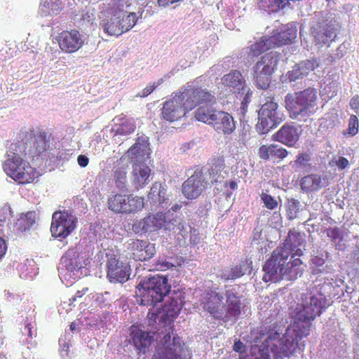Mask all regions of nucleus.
I'll list each match as a JSON object with an SVG mask.
<instances>
[{
    "label": "nucleus",
    "instance_id": "nucleus-1",
    "mask_svg": "<svg viewBox=\"0 0 359 359\" xmlns=\"http://www.w3.org/2000/svg\"><path fill=\"white\" fill-rule=\"evenodd\" d=\"M303 243L302 236L290 231L285 241L277 247L263 266L265 283L278 282L283 279L292 280L303 273V262L299 258L303 251L299 248Z\"/></svg>",
    "mask_w": 359,
    "mask_h": 359
},
{
    "label": "nucleus",
    "instance_id": "nucleus-2",
    "mask_svg": "<svg viewBox=\"0 0 359 359\" xmlns=\"http://www.w3.org/2000/svg\"><path fill=\"white\" fill-rule=\"evenodd\" d=\"M317 100L316 90L309 87L303 90L287 94L285 97V108L291 118L302 119L306 121L314 114Z\"/></svg>",
    "mask_w": 359,
    "mask_h": 359
},
{
    "label": "nucleus",
    "instance_id": "nucleus-3",
    "mask_svg": "<svg viewBox=\"0 0 359 359\" xmlns=\"http://www.w3.org/2000/svg\"><path fill=\"white\" fill-rule=\"evenodd\" d=\"M18 147L17 144H11L7 153L8 158L3 163L4 171L18 184L32 183L39 177V172L18 155Z\"/></svg>",
    "mask_w": 359,
    "mask_h": 359
},
{
    "label": "nucleus",
    "instance_id": "nucleus-4",
    "mask_svg": "<svg viewBox=\"0 0 359 359\" xmlns=\"http://www.w3.org/2000/svg\"><path fill=\"white\" fill-rule=\"evenodd\" d=\"M310 333L309 326L304 327L302 323L294 321L285 330L283 336L273 343L271 351L276 355L289 357L297 350H303L305 346L303 338Z\"/></svg>",
    "mask_w": 359,
    "mask_h": 359
},
{
    "label": "nucleus",
    "instance_id": "nucleus-5",
    "mask_svg": "<svg viewBox=\"0 0 359 359\" xmlns=\"http://www.w3.org/2000/svg\"><path fill=\"white\" fill-rule=\"evenodd\" d=\"M195 118L212 126L218 134L231 135L236 129V122L229 113L211 106L199 107L195 111Z\"/></svg>",
    "mask_w": 359,
    "mask_h": 359
},
{
    "label": "nucleus",
    "instance_id": "nucleus-6",
    "mask_svg": "<svg viewBox=\"0 0 359 359\" xmlns=\"http://www.w3.org/2000/svg\"><path fill=\"white\" fill-rule=\"evenodd\" d=\"M170 288L168 278L161 276L156 275L142 280L137 286L140 304L156 306L170 292Z\"/></svg>",
    "mask_w": 359,
    "mask_h": 359
},
{
    "label": "nucleus",
    "instance_id": "nucleus-7",
    "mask_svg": "<svg viewBox=\"0 0 359 359\" xmlns=\"http://www.w3.org/2000/svg\"><path fill=\"white\" fill-rule=\"evenodd\" d=\"M280 53L271 51L263 55L253 67V78L256 86L261 89H266L271 83L274 72L280 59Z\"/></svg>",
    "mask_w": 359,
    "mask_h": 359
},
{
    "label": "nucleus",
    "instance_id": "nucleus-8",
    "mask_svg": "<svg viewBox=\"0 0 359 359\" xmlns=\"http://www.w3.org/2000/svg\"><path fill=\"white\" fill-rule=\"evenodd\" d=\"M144 198L132 194L116 193L111 194L107 199V207L115 214H131L142 210L144 208Z\"/></svg>",
    "mask_w": 359,
    "mask_h": 359
},
{
    "label": "nucleus",
    "instance_id": "nucleus-9",
    "mask_svg": "<svg viewBox=\"0 0 359 359\" xmlns=\"http://www.w3.org/2000/svg\"><path fill=\"white\" fill-rule=\"evenodd\" d=\"M326 299L322 294H311L302 298V309L297 313L296 322H301L311 330V321L321 314Z\"/></svg>",
    "mask_w": 359,
    "mask_h": 359
},
{
    "label": "nucleus",
    "instance_id": "nucleus-10",
    "mask_svg": "<svg viewBox=\"0 0 359 359\" xmlns=\"http://www.w3.org/2000/svg\"><path fill=\"white\" fill-rule=\"evenodd\" d=\"M184 346L180 337L173 336L172 338L170 333H168L163 337L154 359H189Z\"/></svg>",
    "mask_w": 359,
    "mask_h": 359
},
{
    "label": "nucleus",
    "instance_id": "nucleus-11",
    "mask_svg": "<svg viewBox=\"0 0 359 359\" xmlns=\"http://www.w3.org/2000/svg\"><path fill=\"white\" fill-rule=\"evenodd\" d=\"M188 112L201 104L213 103L215 96L201 87H189L175 93Z\"/></svg>",
    "mask_w": 359,
    "mask_h": 359
},
{
    "label": "nucleus",
    "instance_id": "nucleus-12",
    "mask_svg": "<svg viewBox=\"0 0 359 359\" xmlns=\"http://www.w3.org/2000/svg\"><path fill=\"white\" fill-rule=\"evenodd\" d=\"M77 222V218L67 212H54L50 225L52 236L60 241L66 238L74 231Z\"/></svg>",
    "mask_w": 359,
    "mask_h": 359
},
{
    "label": "nucleus",
    "instance_id": "nucleus-13",
    "mask_svg": "<svg viewBox=\"0 0 359 359\" xmlns=\"http://www.w3.org/2000/svg\"><path fill=\"white\" fill-rule=\"evenodd\" d=\"M278 107L273 98H269L262 106L259 111V121L256 125L257 131L259 134H266L280 123L281 118L276 116Z\"/></svg>",
    "mask_w": 359,
    "mask_h": 359
},
{
    "label": "nucleus",
    "instance_id": "nucleus-14",
    "mask_svg": "<svg viewBox=\"0 0 359 359\" xmlns=\"http://www.w3.org/2000/svg\"><path fill=\"white\" fill-rule=\"evenodd\" d=\"M201 306L214 319L221 320L224 309V294L215 290H206L201 296Z\"/></svg>",
    "mask_w": 359,
    "mask_h": 359
},
{
    "label": "nucleus",
    "instance_id": "nucleus-15",
    "mask_svg": "<svg viewBox=\"0 0 359 359\" xmlns=\"http://www.w3.org/2000/svg\"><path fill=\"white\" fill-rule=\"evenodd\" d=\"M224 296L226 301L222 309L221 320L224 323L230 321L236 323L241 313V297L233 290H226Z\"/></svg>",
    "mask_w": 359,
    "mask_h": 359
},
{
    "label": "nucleus",
    "instance_id": "nucleus-16",
    "mask_svg": "<svg viewBox=\"0 0 359 359\" xmlns=\"http://www.w3.org/2000/svg\"><path fill=\"white\" fill-rule=\"evenodd\" d=\"M60 49L66 53H76L84 44L82 34L76 29L64 30L56 37Z\"/></svg>",
    "mask_w": 359,
    "mask_h": 359
},
{
    "label": "nucleus",
    "instance_id": "nucleus-17",
    "mask_svg": "<svg viewBox=\"0 0 359 359\" xmlns=\"http://www.w3.org/2000/svg\"><path fill=\"white\" fill-rule=\"evenodd\" d=\"M165 222V216L163 213H149L144 218L135 222L133 224V230L139 234L154 232L161 229Z\"/></svg>",
    "mask_w": 359,
    "mask_h": 359
},
{
    "label": "nucleus",
    "instance_id": "nucleus-18",
    "mask_svg": "<svg viewBox=\"0 0 359 359\" xmlns=\"http://www.w3.org/2000/svg\"><path fill=\"white\" fill-rule=\"evenodd\" d=\"M207 182L201 172H194L182 187V192L185 198L189 200L197 198L206 189Z\"/></svg>",
    "mask_w": 359,
    "mask_h": 359
},
{
    "label": "nucleus",
    "instance_id": "nucleus-19",
    "mask_svg": "<svg viewBox=\"0 0 359 359\" xmlns=\"http://www.w3.org/2000/svg\"><path fill=\"white\" fill-rule=\"evenodd\" d=\"M187 113L181 100L174 93L170 99L163 102L161 118L168 122H175L185 116Z\"/></svg>",
    "mask_w": 359,
    "mask_h": 359
},
{
    "label": "nucleus",
    "instance_id": "nucleus-20",
    "mask_svg": "<svg viewBox=\"0 0 359 359\" xmlns=\"http://www.w3.org/2000/svg\"><path fill=\"white\" fill-rule=\"evenodd\" d=\"M128 254L135 261H147L154 257L156 252L154 244L144 240H133L128 244Z\"/></svg>",
    "mask_w": 359,
    "mask_h": 359
},
{
    "label": "nucleus",
    "instance_id": "nucleus-21",
    "mask_svg": "<svg viewBox=\"0 0 359 359\" xmlns=\"http://www.w3.org/2000/svg\"><path fill=\"white\" fill-rule=\"evenodd\" d=\"M107 277L111 283H125L130 276V266L115 257L107 262Z\"/></svg>",
    "mask_w": 359,
    "mask_h": 359
},
{
    "label": "nucleus",
    "instance_id": "nucleus-22",
    "mask_svg": "<svg viewBox=\"0 0 359 359\" xmlns=\"http://www.w3.org/2000/svg\"><path fill=\"white\" fill-rule=\"evenodd\" d=\"M300 133L296 126L290 124L283 125L276 133L272 135V139L284 145L292 147L299 140Z\"/></svg>",
    "mask_w": 359,
    "mask_h": 359
},
{
    "label": "nucleus",
    "instance_id": "nucleus-23",
    "mask_svg": "<svg viewBox=\"0 0 359 359\" xmlns=\"http://www.w3.org/2000/svg\"><path fill=\"white\" fill-rule=\"evenodd\" d=\"M257 154L262 160L280 162L288 156L289 151L283 147L273 143L261 145Z\"/></svg>",
    "mask_w": 359,
    "mask_h": 359
},
{
    "label": "nucleus",
    "instance_id": "nucleus-24",
    "mask_svg": "<svg viewBox=\"0 0 359 359\" xmlns=\"http://www.w3.org/2000/svg\"><path fill=\"white\" fill-rule=\"evenodd\" d=\"M154 332H147L133 325L130 330L132 343L140 351L145 353L154 340Z\"/></svg>",
    "mask_w": 359,
    "mask_h": 359
},
{
    "label": "nucleus",
    "instance_id": "nucleus-25",
    "mask_svg": "<svg viewBox=\"0 0 359 359\" xmlns=\"http://www.w3.org/2000/svg\"><path fill=\"white\" fill-rule=\"evenodd\" d=\"M221 81L222 84L233 93H241V90H245V80L238 70H231L229 73L224 74Z\"/></svg>",
    "mask_w": 359,
    "mask_h": 359
},
{
    "label": "nucleus",
    "instance_id": "nucleus-26",
    "mask_svg": "<svg viewBox=\"0 0 359 359\" xmlns=\"http://www.w3.org/2000/svg\"><path fill=\"white\" fill-rule=\"evenodd\" d=\"M297 30L292 25H287L280 32H273L269 36L273 48L292 43L297 38Z\"/></svg>",
    "mask_w": 359,
    "mask_h": 359
},
{
    "label": "nucleus",
    "instance_id": "nucleus-27",
    "mask_svg": "<svg viewBox=\"0 0 359 359\" xmlns=\"http://www.w3.org/2000/svg\"><path fill=\"white\" fill-rule=\"evenodd\" d=\"M151 174V169L143 163H135L133 165L132 184L135 189L139 190L147 183Z\"/></svg>",
    "mask_w": 359,
    "mask_h": 359
},
{
    "label": "nucleus",
    "instance_id": "nucleus-28",
    "mask_svg": "<svg viewBox=\"0 0 359 359\" xmlns=\"http://www.w3.org/2000/svg\"><path fill=\"white\" fill-rule=\"evenodd\" d=\"M318 67V63L316 59L302 61L299 64H296L292 69L287 72V76L290 81H294L306 76Z\"/></svg>",
    "mask_w": 359,
    "mask_h": 359
},
{
    "label": "nucleus",
    "instance_id": "nucleus-29",
    "mask_svg": "<svg viewBox=\"0 0 359 359\" xmlns=\"http://www.w3.org/2000/svg\"><path fill=\"white\" fill-rule=\"evenodd\" d=\"M311 34L318 44H325L335 37L334 29L332 25L318 22L311 28Z\"/></svg>",
    "mask_w": 359,
    "mask_h": 359
},
{
    "label": "nucleus",
    "instance_id": "nucleus-30",
    "mask_svg": "<svg viewBox=\"0 0 359 359\" xmlns=\"http://www.w3.org/2000/svg\"><path fill=\"white\" fill-rule=\"evenodd\" d=\"M100 27L109 36H119L123 34V29L120 25V16L116 15L101 20Z\"/></svg>",
    "mask_w": 359,
    "mask_h": 359
},
{
    "label": "nucleus",
    "instance_id": "nucleus-31",
    "mask_svg": "<svg viewBox=\"0 0 359 359\" xmlns=\"http://www.w3.org/2000/svg\"><path fill=\"white\" fill-rule=\"evenodd\" d=\"M147 199L151 204L154 205H161L167 203L168 198L166 194V189L161 182H155L147 194Z\"/></svg>",
    "mask_w": 359,
    "mask_h": 359
},
{
    "label": "nucleus",
    "instance_id": "nucleus-32",
    "mask_svg": "<svg viewBox=\"0 0 359 359\" xmlns=\"http://www.w3.org/2000/svg\"><path fill=\"white\" fill-rule=\"evenodd\" d=\"M270 41L269 36H264L259 41L252 43L247 48L248 55L250 57H255L262 55L265 51L273 48Z\"/></svg>",
    "mask_w": 359,
    "mask_h": 359
},
{
    "label": "nucleus",
    "instance_id": "nucleus-33",
    "mask_svg": "<svg viewBox=\"0 0 359 359\" xmlns=\"http://www.w3.org/2000/svg\"><path fill=\"white\" fill-rule=\"evenodd\" d=\"M301 188L305 191H316L322 187L320 175L311 174L304 177L300 182Z\"/></svg>",
    "mask_w": 359,
    "mask_h": 359
},
{
    "label": "nucleus",
    "instance_id": "nucleus-34",
    "mask_svg": "<svg viewBox=\"0 0 359 359\" xmlns=\"http://www.w3.org/2000/svg\"><path fill=\"white\" fill-rule=\"evenodd\" d=\"M287 4V0H259V9L267 13H276L283 9Z\"/></svg>",
    "mask_w": 359,
    "mask_h": 359
},
{
    "label": "nucleus",
    "instance_id": "nucleus-35",
    "mask_svg": "<svg viewBox=\"0 0 359 359\" xmlns=\"http://www.w3.org/2000/svg\"><path fill=\"white\" fill-rule=\"evenodd\" d=\"M34 147L36 152L41 154L46 151L49 145V137H48L47 133L44 130H39L34 136Z\"/></svg>",
    "mask_w": 359,
    "mask_h": 359
},
{
    "label": "nucleus",
    "instance_id": "nucleus-36",
    "mask_svg": "<svg viewBox=\"0 0 359 359\" xmlns=\"http://www.w3.org/2000/svg\"><path fill=\"white\" fill-rule=\"evenodd\" d=\"M120 123L116 125V135H128L135 130V124L131 119L125 117L119 118Z\"/></svg>",
    "mask_w": 359,
    "mask_h": 359
},
{
    "label": "nucleus",
    "instance_id": "nucleus-37",
    "mask_svg": "<svg viewBox=\"0 0 359 359\" xmlns=\"http://www.w3.org/2000/svg\"><path fill=\"white\" fill-rule=\"evenodd\" d=\"M35 214L33 212H29L24 216H22L17 222L18 229L23 232L30 229V227L35 222Z\"/></svg>",
    "mask_w": 359,
    "mask_h": 359
},
{
    "label": "nucleus",
    "instance_id": "nucleus-38",
    "mask_svg": "<svg viewBox=\"0 0 359 359\" xmlns=\"http://www.w3.org/2000/svg\"><path fill=\"white\" fill-rule=\"evenodd\" d=\"M137 20V17L135 13H130L127 15L120 17V25L123 29V34L132 29L135 25Z\"/></svg>",
    "mask_w": 359,
    "mask_h": 359
},
{
    "label": "nucleus",
    "instance_id": "nucleus-39",
    "mask_svg": "<svg viewBox=\"0 0 359 359\" xmlns=\"http://www.w3.org/2000/svg\"><path fill=\"white\" fill-rule=\"evenodd\" d=\"M163 311L165 312V316L168 319L173 320L178 316L181 311V306L177 300L172 299L169 304H165Z\"/></svg>",
    "mask_w": 359,
    "mask_h": 359
},
{
    "label": "nucleus",
    "instance_id": "nucleus-40",
    "mask_svg": "<svg viewBox=\"0 0 359 359\" xmlns=\"http://www.w3.org/2000/svg\"><path fill=\"white\" fill-rule=\"evenodd\" d=\"M224 161L223 158H217L212 161L211 167L209 170V174L215 182L218 181L217 176L224 170Z\"/></svg>",
    "mask_w": 359,
    "mask_h": 359
},
{
    "label": "nucleus",
    "instance_id": "nucleus-41",
    "mask_svg": "<svg viewBox=\"0 0 359 359\" xmlns=\"http://www.w3.org/2000/svg\"><path fill=\"white\" fill-rule=\"evenodd\" d=\"M243 276L238 265L231 267L229 270H222L219 277L224 280H234Z\"/></svg>",
    "mask_w": 359,
    "mask_h": 359
},
{
    "label": "nucleus",
    "instance_id": "nucleus-42",
    "mask_svg": "<svg viewBox=\"0 0 359 359\" xmlns=\"http://www.w3.org/2000/svg\"><path fill=\"white\" fill-rule=\"evenodd\" d=\"M145 148L144 144L135 143L128 150V156L132 161H137L140 157L144 156Z\"/></svg>",
    "mask_w": 359,
    "mask_h": 359
},
{
    "label": "nucleus",
    "instance_id": "nucleus-43",
    "mask_svg": "<svg viewBox=\"0 0 359 359\" xmlns=\"http://www.w3.org/2000/svg\"><path fill=\"white\" fill-rule=\"evenodd\" d=\"M114 180L117 187L125 185L127 180V168L122 166L114 171Z\"/></svg>",
    "mask_w": 359,
    "mask_h": 359
},
{
    "label": "nucleus",
    "instance_id": "nucleus-44",
    "mask_svg": "<svg viewBox=\"0 0 359 359\" xmlns=\"http://www.w3.org/2000/svg\"><path fill=\"white\" fill-rule=\"evenodd\" d=\"M359 128V121L355 115H351L348 119L347 133L351 136H355Z\"/></svg>",
    "mask_w": 359,
    "mask_h": 359
},
{
    "label": "nucleus",
    "instance_id": "nucleus-45",
    "mask_svg": "<svg viewBox=\"0 0 359 359\" xmlns=\"http://www.w3.org/2000/svg\"><path fill=\"white\" fill-rule=\"evenodd\" d=\"M311 154L308 152L299 153L296 158L295 163L298 166L308 167L311 165Z\"/></svg>",
    "mask_w": 359,
    "mask_h": 359
},
{
    "label": "nucleus",
    "instance_id": "nucleus-46",
    "mask_svg": "<svg viewBox=\"0 0 359 359\" xmlns=\"http://www.w3.org/2000/svg\"><path fill=\"white\" fill-rule=\"evenodd\" d=\"M261 198L267 209L274 210L278 207V201L271 195L262 193Z\"/></svg>",
    "mask_w": 359,
    "mask_h": 359
},
{
    "label": "nucleus",
    "instance_id": "nucleus-47",
    "mask_svg": "<svg viewBox=\"0 0 359 359\" xmlns=\"http://www.w3.org/2000/svg\"><path fill=\"white\" fill-rule=\"evenodd\" d=\"M163 79H159L157 82L154 83L151 85L147 86L145 87L140 93L138 94V96L140 97H146L149 95L158 86H159L161 83H163Z\"/></svg>",
    "mask_w": 359,
    "mask_h": 359
},
{
    "label": "nucleus",
    "instance_id": "nucleus-48",
    "mask_svg": "<svg viewBox=\"0 0 359 359\" xmlns=\"http://www.w3.org/2000/svg\"><path fill=\"white\" fill-rule=\"evenodd\" d=\"M299 203L294 199H291L288 201L286 207V210L287 213L290 215V218L294 217L295 216L299 209Z\"/></svg>",
    "mask_w": 359,
    "mask_h": 359
},
{
    "label": "nucleus",
    "instance_id": "nucleus-49",
    "mask_svg": "<svg viewBox=\"0 0 359 359\" xmlns=\"http://www.w3.org/2000/svg\"><path fill=\"white\" fill-rule=\"evenodd\" d=\"M152 308L150 309L147 313V318L150 321L149 325H151L154 323H156V318L161 312V307H156V306H151Z\"/></svg>",
    "mask_w": 359,
    "mask_h": 359
},
{
    "label": "nucleus",
    "instance_id": "nucleus-50",
    "mask_svg": "<svg viewBox=\"0 0 359 359\" xmlns=\"http://www.w3.org/2000/svg\"><path fill=\"white\" fill-rule=\"evenodd\" d=\"M238 266H239L243 275H245V273L250 274L252 270V261L248 259L241 260Z\"/></svg>",
    "mask_w": 359,
    "mask_h": 359
},
{
    "label": "nucleus",
    "instance_id": "nucleus-51",
    "mask_svg": "<svg viewBox=\"0 0 359 359\" xmlns=\"http://www.w3.org/2000/svg\"><path fill=\"white\" fill-rule=\"evenodd\" d=\"M174 266V264L171 262L166 261L165 259H158L156 264L157 270L165 271L170 269Z\"/></svg>",
    "mask_w": 359,
    "mask_h": 359
},
{
    "label": "nucleus",
    "instance_id": "nucleus-52",
    "mask_svg": "<svg viewBox=\"0 0 359 359\" xmlns=\"http://www.w3.org/2000/svg\"><path fill=\"white\" fill-rule=\"evenodd\" d=\"M8 215L7 208H3L0 209V233H2L4 231V224L6 223Z\"/></svg>",
    "mask_w": 359,
    "mask_h": 359
},
{
    "label": "nucleus",
    "instance_id": "nucleus-53",
    "mask_svg": "<svg viewBox=\"0 0 359 359\" xmlns=\"http://www.w3.org/2000/svg\"><path fill=\"white\" fill-rule=\"evenodd\" d=\"M335 165L339 170H344L348 166L349 162L346 158L339 156L338 160L335 161Z\"/></svg>",
    "mask_w": 359,
    "mask_h": 359
},
{
    "label": "nucleus",
    "instance_id": "nucleus-54",
    "mask_svg": "<svg viewBox=\"0 0 359 359\" xmlns=\"http://www.w3.org/2000/svg\"><path fill=\"white\" fill-rule=\"evenodd\" d=\"M327 235L332 241L337 240L339 237V229L337 227L327 229Z\"/></svg>",
    "mask_w": 359,
    "mask_h": 359
},
{
    "label": "nucleus",
    "instance_id": "nucleus-55",
    "mask_svg": "<svg viewBox=\"0 0 359 359\" xmlns=\"http://www.w3.org/2000/svg\"><path fill=\"white\" fill-rule=\"evenodd\" d=\"M241 93L242 94H245V97H243V99L241 102L244 103V105L248 104L249 102H250V98H251L252 92L250 90V89L249 88L245 86V91L241 90Z\"/></svg>",
    "mask_w": 359,
    "mask_h": 359
},
{
    "label": "nucleus",
    "instance_id": "nucleus-56",
    "mask_svg": "<svg viewBox=\"0 0 359 359\" xmlns=\"http://www.w3.org/2000/svg\"><path fill=\"white\" fill-rule=\"evenodd\" d=\"M349 104L351 108L357 112L358 109H359V95H355L352 97Z\"/></svg>",
    "mask_w": 359,
    "mask_h": 359
},
{
    "label": "nucleus",
    "instance_id": "nucleus-57",
    "mask_svg": "<svg viewBox=\"0 0 359 359\" xmlns=\"http://www.w3.org/2000/svg\"><path fill=\"white\" fill-rule=\"evenodd\" d=\"M78 164L82 167L85 168L88 165L89 163L88 158L85 155H79L77 158Z\"/></svg>",
    "mask_w": 359,
    "mask_h": 359
},
{
    "label": "nucleus",
    "instance_id": "nucleus-58",
    "mask_svg": "<svg viewBox=\"0 0 359 359\" xmlns=\"http://www.w3.org/2000/svg\"><path fill=\"white\" fill-rule=\"evenodd\" d=\"M7 250V245L5 240L0 236V259L4 256Z\"/></svg>",
    "mask_w": 359,
    "mask_h": 359
},
{
    "label": "nucleus",
    "instance_id": "nucleus-59",
    "mask_svg": "<svg viewBox=\"0 0 359 359\" xmlns=\"http://www.w3.org/2000/svg\"><path fill=\"white\" fill-rule=\"evenodd\" d=\"M233 348L235 351L239 353L244 352L245 348L244 344L241 341H236Z\"/></svg>",
    "mask_w": 359,
    "mask_h": 359
},
{
    "label": "nucleus",
    "instance_id": "nucleus-60",
    "mask_svg": "<svg viewBox=\"0 0 359 359\" xmlns=\"http://www.w3.org/2000/svg\"><path fill=\"white\" fill-rule=\"evenodd\" d=\"M199 241L200 237H198L197 235H191L190 236L189 242L191 245H196L199 243Z\"/></svg>",
    "mask_w": 359,
    "mask_h": 359
},
{
    "label": "nucleus",
    "instance_id": "nucleus-61",
    "mask_svg": "<svg viewBox=\"0 0 359 359\" xmlns=\"http://www.w3.org/2000/svg\"><path fill=\"white\" fill-rule=\"evenodd\" d=\"M247 109H248V104L244 105V103L241 102V106L240 110L243 115H245V114L247 111Z\"/></svg>",
    "mask_w": 359,
    "mask_h": 359
},
{
    "label": "nucleus",
    "instance_id": "nucleus-62",
    "mask_svg": "<svg viewBox=\"0 0 359 359\" xmlns=\"http://www.w3.org/2000/svg\"><path fill=\"white\" fill-rule=\"evenodd\" d=\"M229 187L231 189H236L237 188V183L235 181H229Z\"/></svg>",
    "mask_w": 359,
    "mask_h": 359
},
{
    "label": "nucleus",
    "instance_id": "nucleus-63",
    "mask_svg": "<svg viewBox=\"0 0 359 359\" xmlns=\"http://www.w3.org/2000/svg\"><path fill=\"white\" fill-rule=\"evenodd\" d=\"M273 340H275V339H272L271 337H269V339L266 340V342L268 344L267 346H270L271 345L269 343Z\"/></svg>",
    "mask_w": 359,
    "mask_h": 359
},
{
    "label": "nucleus",
    "instance_id": "nucleus-64",
    "mask_svg": "<svg viewBox=\"0 0 359 359\" xmlns=\"http://www.w3.org/2000/svg\"><path fill=\"white\" fill-rule=\"evenodd\" d=\"M76 297H81V292H80V291H78V292H77V293H76V297H74L73 298V300H74V301H75V300H76Z\"/></svg>",
    "mask_w": 359,
    "mask_h": 359
}]
</instances>
